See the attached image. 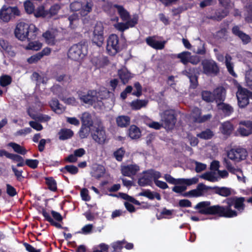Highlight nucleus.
Masks as SVG:
<instances>
[{"label":"nucleus","instance_id":"1","mask_svg":"<svg viewBox=\"0 0 252 252\" xmlns=\"http://www.w3.org/2000/svg\"><path fill=\"white\" fill-rule=\"evenodd\" d=\"M212 190L214 191V193L226 197L222 201L223 203L226 205L211 206V202L209 201L200 202L194 207L195 209L198 210V213L205 215H215L225 218H232L237 217L239 214L245 211L246 208L245 197L237 196L229 197L232 194L231 189L225 187L214 186L212 187Z\"/></svg>","mask_w":252,"mask_h":252},{"label":"nucleus","instance_id":"2","mask_svg":"<svg viewBox=\"0 0 252 252\" xmlns=\"http://www.w3.org/2000/svg\"><path fill=\"white\" fill-rule=\"evenodd\" d=\"M38 31V29L32 24L20 22L17 24L14 33L16 38L19 40L30 41L36 38Z\"/></svg>","mask_w":252,"mask_h":252},{"label":"nucleus","instance_id":"3","mask_svg":"<svg viewBox=\"0 0 252 252\" xmlns=\"http://www.w3.org/2000/svg\"><path fill=\"white\" fill-rule=\"evenodd\" d=\"M87 53V42L86 41H81L70 47L67 52V56L70 59L77 61L83 59Z\"/></svg>","mask_w":252,"mask_h":252},{"label":"nucleus","instance_id":"4","mask_svg":"<svg viewBox=\"0 0 252 252\" xmlns=\"http://www.w3.org/2000/svg\"><path fill=\"white\" fill-rule=\"evenodd\" d=\"M161 120L166 129L172 130L177 122V115L173 110H165L161 116Z\"/></svg>","mask_w":252,"mask_h":252},{"label":"nucleus","instance_id":"5","mask_svg":"<svg viewBox=\"0 0 252 252\" xmlns=\"http://www.w3.org/2000/svg\"><path fill=\"white\" fill-rule=\"evenodd\" d=\"M20 14V10L17 6L3 5L0 10V19L5 22H8L15 16H19Z\"/></svg>","mask_w":252,"mask_h":252},{"label":"nucleus","instance_id":"6","mask_svg":"<svg viewBox=\"0 0 252 252\" xmlns=\"http://www.w3.org/2000/svg\"><path fill=\"white\" fill-rule=\"evenodd\" d=\"M106 50L111 56H114L120 51L119 38L115 34H111L107 39Z\"/></svg>","mask_w":252,"mask_h":252},{"label":"nucleus","instance_id":"7","mask_svg":"<svg viewBox=\"0 0 252 252\" xmlns=\"http://www.w3.org/2000/svg\"><path fill=\"white\" fill-rule=\"evenodd\" d=\"M227 157L236 162H239L246 159L248 156L247 150L243 148H232L227 153Z\"/></svg>","mask_w":252,"mask_h":252},{"label":"nucleus","instance_id":"8","mask_svg":"<svg viewBox=\"0 0 252 252\" xmlns=\"http://www.w3.org/2000/svg\"><path fill=\"white\" fill-rule=\"evenodd\" d=\"M163 178L168 183L175 185L186 184V186H191L196 184L198 182V179L196 177L190 179H175L168 174H164Z\"/></svg>","mask_w":252,"mask_h":252},{"label":"nucleus","instance_id":"9","mask_svg":"<svg viewBox=\"0 0 252 252\" xmlns=\"http://www.w3.org/2000/svg\"><path fill=\"white\" fill-rule=\"evenodd\" d=\"M203 72L206 75H217L219 71V68L217 63L212 60L205 59L201 62Z\"/></svg>","mask_w":252,"mask_h":252},{"label":"nucleus","instance_id":"10","mask_svg":"<svg viewBox=\"0 0 252 252\" xmlns=\"http://www.w3.org/2000/svg\"><path fill=\"white\" fill-rule=\"evenodd\" d=\"M103 31L104 28L101 24H96L93 32L92 42L98 47H101L103 44Z\"/></svg>","mask_w":252,"mask_h":252},{"label":"nucleus","instance_id":"11","mask_svg":"<svg viewBox=\"0 0 252 252\" xmlns=\"http://www.w3.org/2000/svg\"><path fill=\"white\" fill-rule=\"evenodd\" d=\"M248 90L240 86L236 93L238 105L240 108H245L249 104L247 93Z\"/></svg>","mask_w":252,"mask_h":252},{"label":"nucleus","instance_id":"12","mask_svg":"<svg viewBox=\"0 0 252 252\" xmlns=\"http://www.w3.org/2000/svg\"><path fill=\"white\" fill-rule=\"evenodd\" d=\"M139 17L137 14H134L131 20L125 21V23L119 22L115 25V28L118 31L124 32L129 28L134 27L138 22Z\"/></svg>","mask_w":252,"mask_h":252},{"label":"nucleus","instance_id":"13","mask_svg":"<svg viewBox=\"0 0 252 252\" xmlns=\"http://www.w3.org/2000/svg\"><path fill=\"white\" fill-rule=\"evenodd\" d=\"M240 126L237 129L238 132L242 136H248L252 134V121L249 120L241 121L239 122Z\"/></svg>","mask_w":252,"mask_h":252},{"label":"nucleus","instance_id":"14","mask_svg":"<svg viewBox=\"0 0 252 252\" xmlns=\"http://www.w3.org/2000/svg\"><path fill=\"white\" fill-rule=\"evenodd\" d=\"M93 139L99 144H103L106 139L105 130L103 127H97L92 133Z\"/></svg>","mask_w":252,"mask_h":252},{"label":"nucleus","instance_id":"15","mask_svg":"<svg viewBox=\"0 0 252 252\" xmlns=\"http://www.w3.org/2000/svg\"><path fill=\"white\" fill-rule=\"evenodd\" d=\"M232 33L236 36L239 37L244 44H247L251 41L250 36L241 30L239 26L236 25L232 28Z\"/></svg>","mask_w":252,"mask_h":252},{"label":"nucleus","instance_id":"16","mask_svg":"<svg viewBox=\"0 0 252 252\" xmlns=\"http://www.w3.org/2000/svg\"><path fill=\"white\" fill-rule=\"evenodd\" d=\"M140 170L136 164H129L124 166L121 168V173L124 176L131 177L135 175Z\"/></svg>","mask_w":252,"mask_h":252},{"label":"nucleus","instance_id":"17","mask_svg":"<svg viewBox=\"0 0 252 252\" xmlns=\"http://www.w3.org/2000/svg\"><path fill=\"white\" fill-rule=\"evenodd\" d=\"M213 102L215 101L217 104L220 102H224L225 99L226 91L223 88H217L213 93Z\"/></svg>","mask_w":252,"mask_h":252},{"label":"nucleus","instance_id":"18","mask_svg":"<svg viewBox=\"0 0 252 252\" xmlns=\"http://www.w3.org/2000/svg\"><path fill=\"white\" fill-rule=\"evenodd\" d=\"M146 42L149 46L156 50H162L165 47V41H159L155 39V36H148Z\"/></svg>","mask_w":252,"mask_h":252},{"label":"nucleus","instance_id":"19","mask_svg":"<svg viewBox=\"0 0 252 252\" xmlns=\"http://www.w3.org/2000/svg\"><path fill=\"white\" fill-rule=\"evenodd\" d=\"M218 109L220 111L225 117L230 116L234 112L233 107L229 104L220 102L217 104Z\"/></svg>","mask_w":252,"mask_h":252},{"label":"nucleus","instance_id":"20","mask_svg":"<svg viewBox=\"0 0 252 252\" xmlns=\"http://www.w3.org/2000/svg\"><path fill=\"white\" fill-rule=\"evenodd\" d=\"M228 11L226 9H217L213 15H208L207 18L217 21H220L227 16Z\"/></svg>","mask_w":252,"mask_h":252},{"label":"nucleus","instance_id":"21","mask_svg":"<svg viewBox=\"0 0 252 252\" xmlns=\"http://www.w3.org/2000/svg\"><path fill=\"white\" fill-rule=\"evenodd\" d=\"M113 7L117 9L118 13L123 21H128L132 19L129 12L123 5L115 4Z\"/></svg>","mask_w":252,"mask_h":252},{"label":"nucleus","instance_id":"22","mask_svg":"<svg viewBox=\"0 0 252 252\" xmlns=\"http://www.w3.org/2000/svg\"><path fill=\"white\" fill-rule=\"evenodd\" d=\"M105 171V168L103 165L98 164L93 167V171L91 172V176L98 180L104 176Z\"/></svg>","mask_w":252,"mask_h":252},{"label":"nucleus","instance_id":"23","mask_svg":"<svg viewBox=\"0 0 252 252\" xmlns=\"http://www.w3.org/2000/svg\"><path fill=\"white\" fill-rule=\"evenodd\" d=\"M144 175L138 180V184L140 187L150 186L152 183L151 176H150L148 170L143 172Z\"/></svg>","mask_w":252,"mask_h":252},{"label":"nucleus","instance_id":"24","mask_svg":"<svg viewBox=\"0 0 252 252\" xmlns=\"http://www.w3.org/2000/svg\"><path fill=\"white\" fill-rule=\"evenodd\" d=\"M118 75L123 84H127L132 76L131 73L126 68H122L118 70Z\"/></svg>","mask_w":252,"mask_h":252},{"label":"nucleus","instance_id":"25","mask_svg":"<svg viewBox=\"0 0 252 252\" xmlns=\"http://www.w3.org/2000/svg\"><path fill=\"white\" fill-rule=\"evenodd\" d=\"M221 132L225 135H230L234 130V126L229 121L223 123L220 127Z\"/></svg>","mask_w":252,"mask_h":252},{"label":"nucleus","instance_id":"26","mask_svg":"<svg viewBox=\"0 0 252 252\" xmlns=\"http://www.w3.org/2000/svg\"><path fill=\"white\" fill-rule=\"evenodd\" d=\"M42 36L44 38L46 43L51 46L56 44V36L54 32L47 31L44 32Z\"/></svg>","mask_w":252,"mask_h":252},{"label":"nucleus","instance_id":"27","mask_svg":"<svg viewBox=\"0 0 252 252\" xmlns=\"http://www.w3.org/2000/svg\"><path fill=\"white\" fill-rule=\"evenodd\" d=\"M59 139L65 140L71 138L74 134L73 131L70 129L62 128L58 132Z\"/></svg>","mask_w":252,"mask_h":252},{"label":"nucleus","instance_id":"28","mask_svg":"<svg viewBox=\"0 0 252 252\" xmlns=\"http://www.w3.org/2000/svg\"><path fill=\"white\" fill-rule=\"evenodd\" d=\"M130 119L127 116H119L116 118V123L121 127H125L130 124Z\"/></svg>","mask_w":252,"mask_h":252},{"label":"nucleus","instance_id":"29","mask_svg":"<svg viewBox=\"0 0 252 252\" xmlns=\"http://www.w3.org/2000/svg\"><path fill=\"white\" fill-rule=\"evenodd\" d=\"M60 171L63 174L67 173L71 175H75L79 172L78 167L74 165H66L63 167L60 168Z\"/></svg>","mask_w":252,"mask_h":252},{"label":"nucleus","instance_id":"30","mask_svg":"<svg viewBox=\"0 0 252 252\" xmlns=\"http://www.w3.org/2000/svg\"><path fill=\"white\" fill-rule=\"evenodd\" d=\"M128 135L132 139H137L141 136L140 129L135 125H131L128 129Z\"/></svg>","mask_w":252,"mask_h":252},{"label":"nucleus","instance_id":"31","mask_svg":"<svg viewBox=\"0 0 252 252\" xmlns=\"http://www.w3.org/2000/svg\"><path fill=\"white\" fill-rule=\"evenodd\" d=\"M42 214L44 217L45 220L49 222L51 225L55 226L57 228L61 229L63 228L62 225L56 221L51 217L50 214L46 211L45 209L42 210Z\"/></svg>","mask_w":252,"mask_h":252},{"label":"nucleus","instance_id":"32","mask_svg":"<svg viewBox=\"0 0 252 252\" xmlns=\"http://www.w3.org/2000/svg\"><path fill=\"white\" fill-rule=\"evenodd\" d=\"M126 243V241L125 240L117 241L112 243L111 244V252H121Z\"/></svg>","mask_w":252,"mask_h":252},{"label":"nucleus","instance_id":"33","mask_svg":"<svg viewBox=\"0 0 252 252\" xmlns=\"http://www.w3.org/2000/svg\"><path fill=\"white\" fill-rule=\"evenodd\" d=\"M191 53L189 51H184L177 55V58L180 60V62L184 65L189 63V59Z\"/></svg>","mask_w":252,"mask_h":252},{"label":"nucleus","instance_id":"34","mask_svg":"<svg viewBox=\"0 0 252 252\" xmlns=\"http://www.w3.org/2000/svg\"><path fill=\"white\" fill-rule=\"evenodd\" d=\"M8 145L11 147L13 150L18 154L25 155L27 152V150L24 147L16 143L10 142Z\"/></svg>","mask_w":252,"mask_h":252},{"label":"nucleus","instance_id":"35","mask_svg":"<svg viewBox=\"0 0 252 252\" xmlns=\"http://www.w3.org/2000/svg\"><path fill=\"white\" fill-rule=\"evenodd\" d=\"M232 60V58L231 56L229 55L226 54L225 56V65L226 66V68L227 69V70L230 74H231L232 76L234 77L236 76V74L234 71L233 70V64L231 62V61Z\"/></svg>","mask_w":252,"mask_h":252},{"label":"nucleus","instance_id":"36","mask_svg":"<svg viewBox=\"0 0 252 252\" xmlns=\"http://www.w3.org/2000/svg\"><path fill=\"white\" fill-rule=\"evenodd\" d=\"M214 135L213 131L209 128H207L200 133L197 134V137L205 140L211 139Z\"/></svg>","mask_w":252,"mask_h":252},{"label":"nucleus","instance_id":"37","mask_svg":"<svg viewBox=\"0 0 252 252\" xmlns=\"http://www.w3.org/2000/svg\"><path fill=\"white\" fill-rule=\"evenodd\" d=\"M45 183L48 186V189L52 191L57 190V184L53 177H49L45 178Z\"/></svg>","mask_w":252,"mask_h":252},{"label":"nucleus","instance_id":"38","mask_svg":"<svg viewBox=\"0 0 252 252\" xmlns=\"http://www.w3.org/2000/svg\"><path fill=\"white\" fill-rule=\"evenodd\" d=\"M147 101L145 100L137 99L131 102L130 106L132 110H139L147 105Z\"/></svg>","mask_w":252,"mask_h":252},{"label":"nucleus","instance_id":"39","mask_svg":"<svg viewBox=\"0 0 252 252\" xmlns=\"http://www.w3.org/2000/svg\"><path fill=\"white\" fill-rule=\"evenodd\" d=\"M82 126L90 127L93 125L91 116L88 113H84L81 118Z\"/></svg>","mask_w":252,"mask_h":252},{"label":"nucleus","instance_id":"40","mask_svg":"<svg viewBox=\"0 0 252 252\" xmlns=\"http://www.w3.org/2000/svg\"><path fill=\"white\" fill-rule=\"evenodd\" d=\"M12 77L7 74H2L0 76V86L2 87H5L12 83Z\"/></svg>","mask_w":252,"mask_h":252},{"label":"nucleus","instance_id":"41","mask_svg":"<svg viewBox=\"0 0 252 252\" xmlns=\"http://www.w3.org/2000/svg\"><path fill=\"white\" fill-rule=\"evenodd\" d=\"M95 64L99 67H103L109 63V61L107 57L99 56L96 59Z\"/></svg>","mask_w":252,"mask_h":252},{"label":"nucleus","instance_id":"42","mask_svg":"<svg viewBox=\"0 0 252 252\" xmlns=\"http://www.w3.org/2000/svg\"><path fill=\"white\" fill-rule=\"evenodd\" d=\"M68 20L69 21L70 27L72 29H75L79 20L78 15L77 14H73L68 17Z\"/></svg>","mask_w":252,"mask_h":252},{"label":"nucleus","instance_id":"43","mask_svg":"<svg viewBox=\"0 0 252 252\" xmlns=\"http://www.w3.org/2000/svg\"><path fill=\"white\" fill-rule=\"evenodd\" d=\"M28 44L25 47L26 50H32L34 51H38L40 50L42 44L37 41H29Z\"/></svg>","mask_w":252,"mask_h":252},{"label":"nucleus","instance_id":"44","mask_svg":"<svg viewBox=\"0 0 252 252\" xmlns=\"http://www.w3.org/2000/svg\"><path fill=\"white\" fill-rule=\"evenodd\" d=\"M34 16L37 18H45L48 16V11L45 10L43 6H40L36 9L34 12Z\"/></svg>","mask_w":252,"mask_h":252},{"label":"nucleus","instance_id":"45","mask_svg":"<svg viewBox=\"0 0 252 252\" xmlns=\"http://www.w3.org/2000/svg\"><path fill=\"white\" fill-rule=\"evenodd\" d=\"M202 99L206 102H213V93L208 91H202L201 94Z\"/></svg>","mask_w":252,"mask_h":252},{"label":"nucleus","instance_id":"46","mask_svg":"<svg viewBox=\"0 0 252 252\" xmlns=\"http://www.w3.org/2000/svg\"><path fill=\"white\" fill-rule=\"evenodd\" d=\"M90 93L92 91H90L87 94H80V99L85 103L92 104L93 102V96Z\"/></svg>","mask_w":252,"mask_h":252},{"label":"nucleus","instance_id":"47","mask_svg":"<svg viewBox=\"0 0 252 252\" xmlns=\"http://www.w3.org/2000/svg\"><path fill=\"white\" fill-rule=\"evenodd\" d=\"M126 151L124 148L121 147L115 151L113 153L114 157L118 161L123 160Z\"/></svg>","mask_w":252,"mask_h":252},{"label":"nucleus","instance_id":"48","mask_svg":"<svg viewBox=\"0 0 252 252\" xmlns=\"http://www.w3.org/2000/svg\"><path fill=\"white\" fill-rule=\"evenodd\" d=\"M173 210H168L166 208H163L162 211L159 215H157L158 220H161L163 218H167L166 216H171L172 215ZM170 218H168L169 219Z\"/></svg>","mask_w":252,"mask_h":252},{"label":"nucleus","instance_id":"49","mask_svg":"<svg viewBox=\"0 0 252 252\" xmlns=\"http://www.w3.org/2000/svg\"><path fill=\"white\" fill-rule=\"evenodd\" d=\"M90 127L81 126L79 131V137L81 139L87 138L89 134Z\"/></svg>","mask_w":252,"mask_h":252},{"label":"nucleus","instance_id":"50","mask_svg":"<svg viewBox=\"0 0 252 252\" xmlns=\"http://www.w3.org/2000/svg\"><path fill=\"white\" fill-rule=\"evenodd\" d=\"M14 161L18 162L16 166L17 167H22L25 165L24 158L22 157L19 155L13 154L10 158Z\"/></svg>","mask_w":252,"mask_h":252},{"label":"nucleus","instance_id":"51","mask_svg":"<svg viewBox=\"0 0 252 252\" xmlns=\"http://www.w3.org/2000/svg\"><path fill=\"white\" fill-rule=\"evenodd\" d=\"M49 105L52 109L55 111H62L61 105L60 104L59 101L57 98H53L50 102Z\"/></svg>","mask_w":252,"mask_h":252},{"label":"nucleus","instance_id":"52","mask_svg":"<svg viewBox=\"0 0 252 252\" xmlns=\"http://www.w3.org/2000/svg\"><path fill=\"white\" fill-rule=\"evenodd\" d=\"M53 78L59 82H61L63 80H65L66 81L69 83L72 80L71 76L70 75H66L64 74L60 75L54 76Z\"/></svg>","mask_w":252,"mask_h":252},{"label":"nucleus","instance_id":"53","mask_svg":"<svg viewBox=\"0 0 252 252\" xmlns=\"http://www.w3.org/2000/svg\"><path fill=\"white\" fill-rule=\"evenodd\" d=\"M183 74L187 76L189 78L196 76L197 68L194 67H190L187 70L183 71Z\"/></svg>","mask_w":252,"mask_h":252},{"label":"nucleus","instance_id":"54","mask_svg":"<svg viewBox=\"0 0 252 252\" xmlns=\"http://www.w3.org/2000/svg\"><path fill=\"white\" fill-rule=\"evenodd\" d=\"M24 8L27 13L32 14L34 10L33 4L29 0L25 1L24 3Z\"/></svg>","mask_w":252,"mask_h":252},{"label":"nucleus","instance_id":"55","mask_svg":"<svg viewBox=\"0 0 252 252\" xmlns=\"http://www.w3.org/2000/svg\"><path fill=\"white\" fill-rule=\"evenodd\" d=\"M83 8L82 3L80 1H75L72 2L70 4V10L72 11H78L82 10Z\"/></svg>","mask_w":252,"mask_h":252},{"label":"nucleus","instance_id":"56","mask_svg":"<svg viewBox=\"0 0 252 252\" xmlns=\"http://www.w3.org/2000/svg\"><path fill=\"white\" fill-rule=\"evenodd\" d=\"M245 80L247 86L252 90V69L246 72Z\"/></svg>","mask_w":252,"mask_h":252},{"label":"nucleus","instance_id":"57","mask_svg":"<svg viewBox=\"0 0 252 252\" xmlns=\"http://www.w3.org/2000/svg\"><path fill=\"white\" fill-rule=\"evenodd\" d=\"M60 6L57 4H55L52 5L49 9V10H48V17H51L53 16L56 15L58 13V11L60 10Z\"/></svg>","mask_w":252,"mask_h":252},{"label":"nucleus","instance_id":"58","mask_svg":"<svg viewBox=\"0 0 252 252\" xmlns=\"http://www.w3.org/2000/svg\"><path fill=\"white\" fill-rule=\"evenodd\" d=\"M92 6L93 4L91 3L87 2L84 6H83L82 10L80 11L81 15L83 16L87 15L92 11Z\"/></svg>","mask_w":252,"mask_h":252},{"label":"nucleus","instance_id":"59","mask_svg":"<svg viewBox=\"0 0 252 252\" xmlns=\"http://www.w3.org/2000/svg\"><path fill=\"white\" fill-rule=\"evenodd\" d=\"M32 118L40 122H46L49 121L51 117L47 115L41 114L37 116H31Z\"/></svg>","mask_w":252,"mask_h":252},{"label":"nucleus","instance_id":"60","mask_svg":"<svg viewBox=\"0 0 252 252\" xmlns=\"http://www.w3.org/2000/svg\"><path fill=\"white\" fill-rule=\"evenodd\" d=\"M134 87L136 91H134L132 94L137 97L140 96L142 94V87L139 82H136L134 84Z\"/></svg>","mask_w":252,"mask_h":252},{"label":"nucleus","instance_id":"61","mask_svg":"<svg viewBox=\"0 0 252 252\" xmlns=\"http://www.w3.org/2000/svg\"><path fill=\"white\" fill-rule=\"evenodd\" d=\"M39 161L37 159H27L25 160V164L32 169H35L37 167Z\"/></svg>","mask_w":252,"mask_h":252},{"label":"nucleus","instance_id":"62","mask_svg":"<svg viewBox=\"0 0 252 252\" xmlns=\"http://www.w3.org/2000/svg\"><path fill=\"white\" fill-rule=\"evenodd\" d=\"M11 169L14 174V175L16 176L17 180L20 182L22 181L24 179V177L22 176L23 171L18 170L13 165L11 166Z\"/></svg>","mask_w":252,"mask_h":252},{"label":"nucleus","instance_id":"63","mask_svg":"<svg viewBox=\"0 0 252 252\" xmlns=\"http://www.w3.org/2000/svg\"><path fill=\"white\" fill-rule=\"evenodd\" d=\"M150 176H151L152 181L153 179L154 181H158V179L160 178L161 176V173L159 171H155L153 169L148 170Z\"/></svg>","mask_w":252,"mask_h":252},{"label":"nucleus","instance_id":"64","mask_svg":"<svg viewBox=\"0 0 252 252\" xmlns=\"http://www.w3.org/2000/svg\"><path fill=\"white\" fill-rule=\"evenodd\" d=\"M100 250H94L93 252H108L109 246L105 243H101L97 246Z\"/></svg>","mask_w":252,"mask_h":252}]
</instances>
